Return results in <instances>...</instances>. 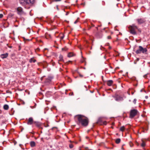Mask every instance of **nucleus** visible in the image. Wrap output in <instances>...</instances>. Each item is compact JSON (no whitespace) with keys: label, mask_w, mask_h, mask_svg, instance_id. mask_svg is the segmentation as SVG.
I'll return each mask as SVG.
<instances>
[{"label":"nucleus","mask_w":150,"mask_h":150,"mask_svg":"<svg viewBox=\"0 0 150 150\" xmlns=\"http://www.w3.org/2000/svg\"><path fill=\"white\" fill-rule=\"evenodd\" d=\"M75 117L77 119L79 123L83 126H86L88 125V119L87 117L81 115H76Z\"/></svg>","instance_id":"nucleus-1"},{"label":"nucleus","mask_w":150,"mask_h":150,"mask_svg":"<svg viewBox=\"0 0 150 150\" xmlns=\"http://www.w3.org/2000/svg\"><path fill=\"white\" fill-rule=\"evenodd\" d=\"M35 0H20L21 4L25 6L26 9L29 8L32 4L34 3Z\"/></svg>","instance_id":"nucleus-2"},{"label":"nucleus","mask_w":150,"mask_h":150,"mask_svg":"<svg viewBox=\"0 0 150 150\" xmlns=\"http://www.w3.org/2000/svg\"><path fill=\"white\" fill-rule=\"evenodd\" d=\"M137 47V50H136L135 48H134V50L135 52L137 54H139L142 53L144 54H146L147 53V50L146 48H144L142 46H139Z\"/></svg>","instance_id":"nucleus-3"},{"label":"nucleus","mask_w":150,"mask_h":150,"mask_svg":"<svg viewBox=\"0 0 150 150\" xmlns=\"http://www.w3.org/2000/svg\"><path fill=\"white\" fill-rule=\"evenodd\" d=\"M129 28L131 33L134 35L136 34V30L138 29L137 26L132 25L129 26Z\"/></svg>","instance_id":"nucleus-4"},{"label":"nucleus","mask_w":150,"mask_h":150,"mask_svg":"<svg viewBox=\"0 0 150 150\" xmlns=\"http://www.w3.org/2000/svg\"><path fill=\"white\" fill-rule=\"evenodd\" d=\"M137 112L138 111L137 110H131L130 113L129 117L131 118H133L137 115Z\"/></svg>","instance_id":"nucleus-5"},{"label":"nucleus","mask_w":150,"mask_h":150,"mask_svg":"<svg viewBox=\"0 0 150 150\" xmlns=\"http://www.w3.org/2000/svg\"><path fill=\"white\" fill-rule=\"evenodd\" d=\"M115 100L117 101H121L123 100V97L119 95H116L115 97Z\"/></svg>","instance_id":"nucleus-6"},{"label":"nucleus","mask_w":150,"mask_h":150,"mask_svg":"<svg viewBox=\"0 0 150 150\" xmlns=\"http://www.w3.org/2000/svg\"><path fill=\"white\" fill-rule=\"evenodd\" d=\"M138 24H141L145 22V20L144 18H139L137 19Z\"/></svg>","instance_id":"nucleus-7"},{"label":"nucleus","mask_w":150,"mask_h":150,"mask_svg":"<svg viewBox=\"0 0 150 150\" xmlns=\"http://www.w3.org/2000/svg\"><path fill=\"white\" fill-rule=\"evenodd\" d=\"M34 122L33 121V118L32 117H30L28 119L27 123L28 125H31L33 124Z\"/></svg>","instance_id":"nucleus-8"},{"label":"nucleus","mask_w":150,"mask_h":150,"mask_svg":"<svg viewBox=\"0 0 150 150\" xmlns=\"http://www.w3.org/2000/svg\"><path fill=\"white\" fill-rule=\"evenodd\" d=\"M8 56V54L6 53L5 54H1L0 55L1 57L3 59L7 58Z\"/></svg>","instance_id":"nucleus-9"},{"label":"nucleus","mask_w":150,"mask_h":150,"mask_svg":"<svg viewBox=\"0 0 150 150\" xmlns=\"http://www.w3.org/2000/svg\"><path fill=\"white\" fill-rule=\"evenodd\" d=\"M107 83L108 86H111L113 83V81L112 80H108L107 81Z\"/></svg>","instance_id":"nucleus-10"},{"label":"nucleus","mask_w":150,"mask_h":150,"mask_svg":"<svg viewBox=\"0 0 150 150\" xmlns=\"http://www.w3.org/2000/svg\"><path fill=\"white\" fill-rule=\"evenodd\" d=\"M58 63L59 64H60L61 63L60 62H63V57L62 55H60L59 57V59L58 60Z\"/></svg>","instance_id":"nucleus-11"},{"label":"nucleus","mask_w":150,"mask_h":150,"mask_svg":"<svg viewBox=\"0 0 150 150\" xmlns=\"http://www.w3.org/2000/svg\"><path fill=\"white\" fill-rule=\"evenodd\" d=\"M16 12L18 14L20 15H21L24 13L23 10H17Z\"/></svg>","instance_id":"nucleus-12"},{"label":"nucleus","mask_w":150,"mask_h":150,"mask_svg":"<svg viewBox=\"0 0 150 150\" xmlns=\"http://www.w3.org/2000/svg\"><path fill=\"white\" fill-rule=\"evenodd\" d=\"M33 124L37 127H40L41 125L40 123L38 122H34Z\"/></svg>","instance_id":"nucleus-13"},{"label":"nucleus","mask_w":150,"mask_h":150,"mask_svg":"<svg viewBox=\"0 0 150 150\" xmlns=\"http://www.w3.org/2000/svg\"><path fill=\"white\" fill-rule=\"evenodd\" d=\"M29 61L30 63H32L33 62L35 63V62L36 61V60H35V59H34V57H33V58H31L29 60Z\"/></svg>","instance_id":"nucleus-14"},{"label":"nucleus","mask_w":150,"mask_h":150,"mask_svg":"<svg viewBox=\"0 0 150 150\" xmlns=\"http://www.w3.org/2000/svg\"><path fill=\"white\" fill-rule=\"evenodd\" d=\"M4 109L5 110H8L9 109V106L8 105L5 104L4 106Z\"/></svg>","instance_id":"nucleus-15"},{"label":"nucleus","mask_w":150,"mask_h":150,"mask_svg":"<svg viewBox=\"0 0 150 150\" xmlns=\"http://www.w3.org/2000/svg\"><path fill=\"white\" fill-rule=\"evenodd\" d=\"M30 145L31 147H34L35 145V142L34 141H32L30 142Z\"/></svg>","instance_id":"nucleus-16"},{"label":"nucleus","mask_w":150,"mask_h":150,"mask_svg":"<svg viewBox=\"0 0 150 150\" xmlns=\"http://www.w3.org/2000/svg\"><path fill=\"white\" fill-rule=\"evenodd\" d=\"M74 55V54L72 52H70L68 53V56L69 57H71Z\"/></svg>","instance_id":"nucleus-17"},{"label":"nucleus","mask_w":150,"mask_h":150,"mask_svg":"<svg viewBox=\"0 0 150 150\" xmlns=\"http://www.w3.org/2000/svg\"><path fill=\"white\" fill-rule=\"evenodd\" d=\"M120 142V139L119 138L116 139L115 142L117 144H119Z\"/></svg>","instance_id":"nucleus-18"},{"label":"nucleus","mask_w":150,"mask_h":150,"mask_svg":"<svg viewBox=\"0 0 150 150\" xmlns=\"http://www.w3.org/2000/svg\"><path fill=\"white\" fill-rule=\"evenodd\" d=\"M125 128L124 126L121 127L120 128V130L122 132H123L125 130Z\"/></svg>","instance_id":"nucleus-19"},{"label":"nucleus","mask_w":150,"mask_h":150,"mask_svg":"<svg viewBox=\"0 0 150 150\" xmlns=\"http://www.w3.org/2000/svg\"><path fill=\"white\" fill-rule=\"evenodd\" d=\"M142 142L141 144V146L142 147H144L145 146V145H146L145 143L144 142V141L143 140H142Z\"/></svg>","instance_id":"nucleus-20"},{"label":"nucleus","mask_w":150,"mask_h":150,"mask_svg":"<svg viewBox=\"0 0 150 150\" xmlns=\"http://www.w3.org/2000/svg\"><path fill=\"white\" fill-rule=\"evenodd\" d=\"M129 144L130 147H132L133 145V144L131 142H129Z\"/></svg>","instance_id":"nucleus-21"},{"label":"nucleus","mask_w":150,"mask_h":150,"mask_svg":"<svg viewBox=\"0 0 150 150\" xmlns=\"http://www.w3.org/2000/svg\"><path fill=\"white\" fill-rule=\"evenodd\" d=\"M69 147L70 148H72L74 146L72 144H70L69 145Z\"/></svg>","instance_id":"nucleus-22"},{"label":"nucleus","mask_w":150,"mask_h":150,"mask_svg":"<svg viewBox=\"0 0 150 150\" xmlns=\"http://www.w3.org/2000/svg\"><path fill=\"white\" fill-rule=\"evenodd\" d=\"M67 48L66 47L63 48L62 49V50L63 51H67Z\"/></svg>","instance_id":"nucleus-23"},{"label":"nucleus","mask_w":150,"mask_h":150,"mask_svg":"<svg viewBox=\"0 0 150 150\" xmlns=\"http://www.w3.org/2000/svg\"><path fill=\"white\" fill-rule=\"evenodd\" d=\"M50 81V79H47V81H46V82H49Z\"/></svg>","instance_id":"nucleus-24"},{"label":"nucleus","mask_w":150,"mask_h":150,"mask_svg":"<svg viewBox=\"0 0 150 150\" xmlns=\"http://www.w3.org/2000/svg\"><path fill=\"white\" fill-rule=\"evenodd\" d=\"M107 39H110L111 38V36L110 35L109 36H108V37H107Z\"/></svg>","instance_id":"nucleus-25"},{"label":"nucleus","mask_w":150,"mask_h":150,"mask_svg":"<svg viewBox=\"0 0 150 150\" xmlns=\"http://www.w3.org/2000/svg\"><path fill=\"white\" fill-rule=\"evenodd\" d=\"M85 61V59L84 58H83L81 60V62L82 63L84 62Z\"/></svg>","instance_id":"nucleus-26"},{"label":"nucleus","mask_w":150,"mask_h":150,"mask_svg":"<svg viewBox=\"0 0 150 150\" xmlns=\"http://www.w3.org/2000/svg\"><path fill=\"white\" fill-rule=\"evenodd\" d=\"M79 18H78L74 22V23L75 24H76V23L78 22V19Z\"/></svg>","instance_id":"nucleus-27"},{"label":"nucleus","mask_w":150,"mask_h":150,"mask_svg":"<svg viewBox=\"0 0 150 150\" xmlns=\"http://www.w3.org/2000/svg\"><path fill=\"white\" fill-rule=\"evenodd\" d=\"M69 94L70 96H73L74 95V93L73 92H72L70 93Z\"/></svg>","instance_id":"nucleus-28"},{"label":"nucleus","mask_w":150,"mask_h":150,"mask_svg":"<svg viewBox=\"0 0 150 150\" xmlns=\"http://www.w3.org/2000/svg\"><path fill=\"white\" fill-rule=\"evenodd\" d=\"M3 15L2 14H0V18H1L3 17Z\"/></svg>","instance_id":"nucleus-29"},{"label":"nucleus","mask_w":150,"mask_h":150,"mask_svg":"<svg viewBox=\"0 0 150 150\" xmlns=\"http://www.w3.org/2000/svg\"><path fill=\"white\" fill-rule=\"evenodd\" d=\"M64 35H63V36H61L60 37V39L61 40H62V39H63V38H64Z\"/></svg>","instance_id":"nucleus-30"},{"label":"nucleus","mask_w":150,"mask_h":150,"mask_svg":"<svg viewBox=\"0 0 150 150\" xmlns=\"http://www.w3.org/2000/svg\"><path fill=\"white\" fill-rule=\"evenodd\" d=\"M138 31L140 33L141 32V29H138Z\"/></svg>","instance_id":"nucleus-31"},{"label":"nucleus","mask_w":150,"mask_h":150,"mask_svg":"<svg viewBox=\"0 0 150 150\" xmlns=\"http://www.w3.org/2000/svg\"><path fill=\"white\" fill-rule=\"evenodd\" d=\"M103 124L104 125H106L107 124L106 122V121H105L103 123Z\"/></svg>","instance_id":"nucleus-32"},{"label":"nucleus","mask_w":150,"mask_h":150,"mask_svg":"<svg viewBox=\"0 0 150 150\" xmlns=\"http://www.w3.org/2000/svg\"><path fill=\"white\" fill-rule=\"evenodd\" d=\"M69 13V12H66V16Z\"/></svg>","instance_id":"nucleus-33"},{"label":"nucleus","mask_w":150,"mask_h":150,"mask_svg":"<svg viewBox=\"0 0 150 150\" xmlns=\"http://www.w3.org/2000/svg\"><path fill=\"white\" fill-rule=\"evenodd\" d=\"M144 78H146V75H145L144 76Z\"/></svg>","instance_id":"nucleus-34"},{"label":"nucleus","mask_w":150,"mask_h":150,"mask_svg":"<svg viewBox=\"0 0 150 150\" xmlns=\"http://www.w3.org/2000/svg\"><path fill=\"white\" fill-rule=\"evenodd\" d=\"M136 102V99H134V103H135V102Z\"/></svg>","instance_id":"nucleus-35"},{"label":"nucleus","mask_w":150,"mask_h":150,"mask_svg":"<svg viewBox=\"0 0 150 150\" xmlns=\"http://www.w3.org/2000/svg\"><path fill=\"white\" fill-rule=\"evenodd\" d=\"M61 0H55V1H61Z\"/></svg>","instance_id":"nucleus-36"},{"label":"nucleus","mask_w":150,"mask_h":150,"mask_svg":"<svg viewBox=\"0 0 150 150\" xmlns=\"http://www.w3.org/2000/svg\"><path fill=\"white\" fill-rule=\"evenodd\" d=\"M79 76H80V77H82L83 76V75H81V74H80V75H79Z\"/></svg>","instance_id":"nucleus-37"},{"label":"nucleus","mask_w":150,"mask_h":150,"mask_svg":"<svg viewBox=\"0 0 150 150\" xmlns=\"http://www.w3.org/2000/svg\"><path fill=\"white\" fill-rule=\"evenodd\" d=\"M43 77H41V80H42V79H43Z\"/></svg>","instance_id":"nucleus-38"},{"label":"nucleus","mask_w":150,"mask_h":150,"mask_svg":"<svg viewBox=\"0 0 150 150\" xmlns=\"http://www.w3.org/2000/svg\"><path fill=\"white\" fill-rule=\"evenodd\" d=\"M47 50V48H45V49H44V50Z\"/></svg>","instance_id":"nucleus-39"},{"label":"nucleus","mask_w":150,"mask_h":150,"mask_svg":"<svg viewBox=\"0 0 150 150\" xmlns=\"http://www.w3.org/2000/svg\"><path fill=\"white\" fill-rule=\"evenodd\" d=\"M17 9L18 10V9H19V8H17Z\"/></svg>","instance_id":"nucleus-40"},{"label":"nucleus","mask_w":150,"mask_h":150,"mask_svg":"<svg viewBox=\"0 0 150 150\" xmlns=\"http://www.w3.org/2000/svg\"><path fill=\"white\" fill-rule=\"evenodd\" d=\"M57 9H58V6H57Z\"/></svg>","instance_id":"nucleus-41"},{"label":"nucleus","mask_w":150,"mask_h":150,"mask_svg":"<svg viewBox=\"0 0 150 150\" xmlns=\"http://www.w3.org/2000/svg\"><path fill=\"white\" fill-rule=\"evenodd\" d=\"M37 50H39V48H38V49H37Z\"/></svg>","instance_id":"nucleus-42"},{"label":"nucleus","mask_w":150,"mask_h":150,"mask_svg":"<svg viewBox=\"0 0 150 150\" xmlns=\"http://www.w3.org/2000/svg\"><path fill=\"white\" fill-rule=\"evenodd\" d=\"M69 62H71V61H69Z\"/></svg>","instance_id":"nucleus-43"},{"label":"nucleus","mask_w":150,"mask_h":150,"mask_svg":"<svg viewBox=\"0 0 150 150\" xmlns=\"http://www.w3.org/2000/svg\"><path fill=\"white\" fill-rule=\"evenodd\" d=\"M131 0H129V1H131Z\"/></svg>","instance_id":"nucleus-44"}]
</instances>
